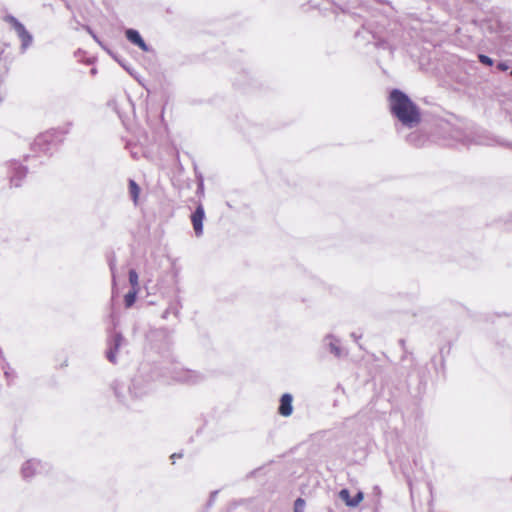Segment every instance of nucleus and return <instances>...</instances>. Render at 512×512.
<instances>
[{"label": "nucleus", "mask_w": 512, "mask_h": 512, "mask_svg": "<svg viewBox=\"0 0 512 512\" xmlns=\"http://www.w3.org/2000/svg\"><path fill=\"white\" fill-rule=\"evenodd\" d=\"M139 277L138 273L134 269L129 270V283L133 290L139 291Z\"/></svg>", "instance_id": "obj_17"}, {"label": "nucleus", "mask_w": 512, "mask_h": 512, "mask_svg": "<svg viewBox=\"0 0 512 512\" xmlns=\"http://www.w3.org/2000/svg\"><path fill=\"white\" fill-rule=\"evenodd\" d=\"M112 388L115 396L121 402H127L130 398H139L147 392V390L139 387L137 380H133L131 385L126 382L116 380L113 382Z\"/></svg>", "instance_id": "obj_3"}, {"label": "nucleus", "mask_w": 512, "mask_h": 512, "mask_svg": "<svg viewBox=\"0 0 512 512\" xmlns=\"http://www.w3.org/2000/svg\"><path fill=\"white\" fill-rule=\"evenodd\" d=\"M205 218V211L201 204H199L191 215V222L193 225L196 236H201L203 233V220Z\"/></svg>", "instance_id": "obj_9"}, {"label": "nucleus", "mask_w": 512, "mask_h": 512, "mask_svg": "<svg viewBox=\"0 0 512 512\" xmlns=\"http://www.w3.org/2000/svg\"><path fill=\"white\" fill-rule=\"evenodd\" d=\"M125 339L120 332H115L111 335L108 341V349L106 351V357L109 362L116 364L117 363V353L119 349L122 347Z\"/></svg>", "instance_id": "obj_6"}, {"label": "nucleus", "mask_w": 512, "mask_h": 512, "mask_svg": "<svg viewBox=\"0 0 512 512\" xmlns=\"http://www.w3.org/2000/svg\"><path fill=\"white\" fill-rule=\"evenodd\" d=\"M293 397L290 393H284L280 398L278 412L283 417H288L293 412Z\"/></svg>", "instance_id": "obj_12"}, {"label": "nucleus", "mask_w": 512, "mask_h": 512, "mask_svg": "<svg viewBox=\"0 0 512 512\" xmlns=\"http://www.w3.org/2000/svg\"><path fill=\"white\" fill-rule=\"evenodd\" d=\"M351 337L355 340V341H358V339L360 338V336H357L356 333H352L351 334Z\"/></svg>", "instance_id": "obj_23"}, {"label": "nucleus", "mask_w": 512, "mask_h": 512, "mask_svg": "<svg viewBox=\"0 0 512 512\" xmlns=\"http://www.w3.org/2000/svg\"><path fill=\"white\" fill-rule=\"evenodd\" d=\"M91 36L93 37V39H95L96 41H98V38H97V36H96L94 33H93Z\"/></svg>", "instance_id": "obj_28"}, {"label": "nucleus", "mask_w": 512, "mask_h": 512, "mask_svg": "<svg viewBox=\"0 0 512 512\" xmlns=\"http://www.w3.org/2000/svg\"><path fill=\"white\" fill-rule=\"evenodd\" d=\"M120 64H121V65H122V66H123L127 71H129V68H128V67H126V64H123V63H121V62H120Z\"/></svg>", "instance_id": "obj_26"}, {"label": "nucleus", "mask_w": 512, "mask_h": 512, "mask_svg": "<svg viewBox=\"0 0 512 512\" xmlns=\"http://www.w3.org/2000/svg\"><path fill=\"white\" fill-rule=\"evenodd\" d=\"M138 290L131 289L124 297V303L126 308H130L136 301Z\"/></svg>", "instance_id": "obj_16"}, {"label": "nucleus", "mask_w": 512, "mask_h": 512, "mask_svg": "<svg viewBox=\"0 0 512 512\" xmlns=\"http://www.w3.org/2000/svg\"><path fill=\"white\" fill-rule=\"evenodd\" d=\"M176 457H181V455H180V454H179V455H177V454H173V455L171 456V458H173V459H174V458H176Z\"/></svg>", "instance_id": "obj_25"}, {"label": "nucleus", "mask_w": 512, "mask_h": 512, "mask_svg": "<svg viewBox=\"0 0 512 512\" xmlns=\"http://www.w3.org/2000/svg\"><path fill=\"white\" fill-rule=\"evenodd\" d=\"M3 376L6 380V383L8 386H11L14 384L15 380L18 378L16 370L9 364L6 363L3 367Z\"/></svg>", "instance_id": "obj_14"}, {"label": "nucleus", "mask_w": 512, "mask_h": 512, "mask_svg": "<svg viewBox=\"0 0 512 512\" xmlns=\"http://www.w3.org/2000/svg\"><path fill=\"white\" fill-rule=\"evenodd\" d=\"M389 100L391 112L404 126L413 128L420 123L419 108L404 92L393 89Z\"/></svg>", "instance_id": "obj_1"}, {"label": "nucleus", "mask_w": 512, "mask_h": 512, "mask_svg": "<svg viewBox=\"0 0 512 512\" xmlns=\"http://www.w3.org/2000/svg\"><path fill=\"white\" fill-rule=\"evenodd\" d=\"M49 471L50 466L37 459H29L21 467V475L25 480H30L35 476L46 474Z\"/></svg>", "instance_id": "obj_4"}, {"label": "nucleus", "mask_w": 512, "mask_h": 512, "mask_svg": "<svg viewBox=\"0 0 512 512\" xmlns=\"http://www.w3.org/2000/svg\"><path fill=\"white\" fill-rule=\"evenodd\" d=\"M129 193L134 204L136 205L140 194V187L133 179L129 180Z\"/></svg>", "instance_id": "obj_15"}, {"label": "nucleus", "mask_w": 512, "mask_h": 512, "mask_svg": "<svg viewBox=\"0 0 512 512\" xmlns=\"http://www.w3.org/2000/svg\"><path fill=\"white\" fill-rule=\"evenodd\" d=\"M125 36L132 44L138 46L142 51H149L148 45L137 30L129 28L125 31Z\"/></svg>", "instance_id": "obj_13"}, {"label": "nucleus", "mask_w": 512, "mask_h": 512, "mask_svg": "<svg viewBox=\"0 0 512 512\" xmlns=\"http://www.w3.org/2000/svg\"><path fill=\"white\" fill-rule=\"evenodd\" d=\"M173 378L181 383L194 385L203 380V375L194 370L179 369L175 372Z\"/></svg>", "instance_id": "obj_7"}, {"label": "nucleus", "mask_w": 512, "mask_h": 512, "mask_svg": "<svg viewBox=\"0 0 512 512\" xmlns=\"http://www.w3.org/2000/svg\"><path fill=\"white\" fill-rule=\"evenodd\" d=\"M3 21L9 24L10 29L17 35L21 43L20 53L24 54L33 44V35L26 29L24 24L11 14H6L3 17Z\"/></svg>", "instance_id": "obj_2"}, {"label": "nucleus", "mask_w": 512, "mask_h": 512, "mask_svg": "<svg viewBox=\"0 0 512 512\" xmlns=\"http://www.w3.org/2000/svg\"><path fill=\"white\" fill-rule=\"evenodd\" d=\"M363 493L357 492L355 496L350 495V491L346 488L339 491V498L349 507H356L363 500Z\"/></svg>", "instance_id": "obj_10"}, {"label": "nucleus", "mask_w": 512, "mask_h": 512, "mask_svg": "<svg viewBox=\"0 0 512 512\" xmlns=\"http://www.w3.org/2000/svg\"><path fill=\"white\" fill-rule=\"evenodd\" d=\"M8 173L10 174V184L13 187H20L21 181L27 175V167L23 166L21 163L13 160L7 163Z\"/></svg>", "instance_id": "obj_5"}, {"label": "nucleus", "mask_w": 512, "mask_h": 512, "mask_svg": "<svg viewBox=\"0 0 512 512\" xmlns=\"http://www.w3.org/2000/svg\"><path fill=\"white\" fill-rule=\"evenodd\" d=\"M323 343L335 357L343 358L347 356V351L341 347L340 340L333 334H327L323 339Z\"/></svg>", "instance_id": "obj_8"}, {"label": "nucleus", "mask_w": 512, "mask_h": 512, "mask_svg": "<svg viewBox=\"0 0 512 512\" xmlns=\"http://www.w3.org/2000/svg\"><path fill=\"white\" fill-rule=\"evenodd\" d=\"M85 29L87 30V32L92 35L93 34V31L91 30V28L89 26H86Z\"/></svg>", "instance_id": "obj_24"}, {"label": "nucleus", "mask_w": 512, "mask_h": 512, "mask_svg": "<svg viewBox=\"0 0 512 512\" xmlns=\"http://www.w3.org/2000/svg\"><path fill=\"white\" fill-rule=\"evenodd\" d=\"M478 59H479V62L482 63L483 65L492 66L494 63L492 58H490L489 56L484 55V54H479Z\"/></svg>", "instance_id": "obj_20"}, {"label": "nucleus", "mask_w": 512, "mask_h": 512, "mask_svg": "<svg viewBox=\"0 0 512 512\" xmlns=\"http://www.w3.org/2000/svg\"><path fill=\"white\" fill-rule=\"evenodd\" d=\"M0 358H4L3 351L1 348H0Z\"/></svg>", "instance_id": "obj_27"}, {"label": "nucleus", "mask_w": 512, "mask_h": 512, "mask_svg": "<svg viewBox=\"0 0 512 512\" xmlns=\"http://www.w3.org/2000/svg\"><path fill=\"white\" fill-rule=\"evenodd\" d=\"M305 509V500L302 498H297L294 502V512H304Z\"/></svg>", "instance_id": "obj_19"}, {"label": "nucleus", "mask_w": 512, "mask_h": 512, "mask_svg": "<svg viewBox=\"0 0 512 512\" xmlns=\"http://www.w3.org/2000/svg\"><path fill=\"white\" fill-rule=\"evenodd\" d=\"M407 141L410 143V144H413V145H416V146H419L422 144V136L419 134V133H411L408 137H407Z\"/></svg>", "instance_id": "obj_18"}, {"label": "nucleus", "mask_w": 512, "mask_h": 512, "mask_svg": "<svg viewBox=\"0 0 512 512\" xmlns=\"http://www.w3.org/2000/svg\"><path fill=\"white\" fill-rule=\"evenodd\" d=\"M171 311H172V306L168 307V308L163 312V314H162V318H163V319H167Z\"/></svg>", "instance_id": "obj_22"}, {"label": "nucleus", "mask_w": 512, "mask_h": 512, "mask_svg": "<svg viewBox=\"0 0 512 512\" xmlns=\"http://www.w3.org/2000/svg\"><path fill=\"white\" fill-rule=\"evenodd\" d=\"M51 139H52V135L49 133L39 135L34 140V143H33L34 151H39V152H42L45 154L50 152Z\"/></svg>", "instance_id": "obj_11"}, {"label": "nucleus", "mask_w": 512, "mask_h": 512, "mask_svg": "<svg viewBox=\"0 0 512 512\" xmlns=\"http://www.w3.org/2000/svg\"><path fill=\"white\" fill-rule=\"evenodd\" d=\"M497 68L500 70V71H506L509 69V66L506 62H499L497 64Z\"/></svg>", "instance_id": "obj_21"}, {"label": "nucleus", "mask_w": 512, "mask_h": 512, "mask_svg": "<svg viewBox=\"0 0 512 512\" xmlns=\"http://www.w3.org/2000/svg\"><path fill=\"white\" fill-rule=\"evenodd\" d=\"M217 492H213L212 495H211V499H214V497L216 496Z\"/></svg>", "instance_id": "obj_29"}]
</instances>
